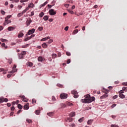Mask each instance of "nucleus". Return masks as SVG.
Wrapping results in <instances>:
<instances>
[{
  "label": "nucleus",
  "instance_id": "25",
  "mask_svg": "<svg viewBox=\"0 0 127 127\" xmlns=\"http://www.w3.org/2000/svg\"><path fill=\"white\" fill-rule=\"evenodd\" d=\"M47 3H48V2L46 1L43 4H41V7H43V6H45V5H46Z\"/></svg>",
  "mask_w": 127,
  "mask_h": 127
},
{
  "label": "nucleus",
  "instance_id": "45",
  "mask_svg": "<svg viewBox=\"0 0 127 127\" xmlns=\"http://www.w3.org/2000/svg\"><path fill=\"white\" fill-rule=\"evenodd\" d=\"M61 107L63 108H65L66 107V105L65 104H61Z\"/></svg>",
  "mask_w": 127,
  "mask_h": 127
},
{
  "label": "nucleus",
  "instance_id": "2",
  "mask_svg": "<svg viewBox=\"0 0 127 127\" xmlns=\"http://www.w3.org/2000/svg\"><path fill=\"white\" fill-rule=\"evenodd\" d=\"M60 98L62 100H64V99H67L68 98V94L65 93H62L60 95Z\"/></svg>",
  "mask_w": 127,
  "mask_h": 127
},
{
  "label": "nucleus",
  "instance_id": "8",
  "mask_svg": "<svg viewBox=\"0 0 127 127\" xmlns=\"http://www.w3.org/2000/svg\"><path fill=\"white\" fill-rule=\"evenodd\" d=\"M32 22V20L30 18L28 19L26 21V25L27 26H29L30 25V23Z\"/></svg>",
  "mask_w": 127,
  "mask_h": 127
},
{
  "label": "nucleus",
  "instance_id": "33",
  "mask_svg": "<svg viewBox=\"0 0 127 127\" xmlns=\"http://www.w3.org/2000/svg\"><path fill=\"white\" fill-rule=\"evenodd\" d=\"M16 71H17V69H12V70L10 71V73H11L12 74H13V73L16 72Z\"/></svg>",
  "mask_w": 127,
  "mask_h": 127
},
{
  "label": "nucleus",
  "instance_id": "55",
  "mask_svg": "<svg viewBox=\"0 0 127 127\" xmlns=\"http://www.w3.org/2000/svg\"><path fill=\"white\" fill-rule=\"evenodd\" d=\"M32 104H35V103H36V100L34 99H32Z\"/></svg>",
  "mask_w": 127,
  "mask_h": 127
},
{
  "label": "nucleus",
  "instance_id": "52",
  "mask_svg": "<svg viewBox=\"0 0 127 127\" xmlns=\"http://www.w3.org/2000/svg\"><path fill=\"white\" fill-rule=\"evenodd\" d=\"M26 1H28V0H21L20 1V2L22 3V2H25Z\"/></svg>",
  "mask_w": 127,
  "mask_h": 127
},
{
  "label": "nucleus",
  "instance_id": "40",
  "mask_svg": "<svg viewBox=\"0 0 127 127\" xmlns=\"http://www.w3.org/2000/svg\"><path fill=\"white\" fill-rule=\"evenodd\" d=\"M44 15V13L42 12L39 14L40 17H42Z\"/></svg>",
  "mask_w": 127,
  "mask_h": 127
},
{
  "label": "nucleus",
  "instance_id": "16",
  "mask_svg": "<svg viewBox=\"0 0 127 127\" xmlns=\"http://www.w3.org/2000/svg\"><path fill=\"white\" fill-rule=\"evenodd\" d=\"M75 115H76V114L75 113V112H71L69 114V117H71V118H73V117H75Z\"/></svg>",
  "mask_w": 127,
  "mask_h": 127
},
{
  "label": "nucleus",
  "instance_id": "21",
  "mask_svg": "<svg viewBox=\"0 0 127 127\" xmlns=\"http://www.w3.org/2000/svg\"><path fill=\"white\" fill-rule=\"evenodd\" d=\"M38 61H39L40 62H41L42 61H43V58H42V57H39L38 58Z\"/></svg>",
  "mask_w": 127,
  "mask_h": 127
},
{
  "label": "nucleus",
  "instance_id": "31",
  "mask_svg": "<svg viewBox=\"0 0 127 127\" xmlns=\"http://www.w3.org/2000/svg\"><path fill=\"white\" fill-rule=\"evenodd\" d=\"M66 105L68 106L69 107H72L73 106V104L70 103V102H66Z\"/></svg>",
  "mask_w": 127,
  "mask_h": 127
},
{
  "label": "nucleus",
  "instance_id": "19",
  "mask_svg": "<svg viewBox=\"0 0 127 127\" xmlns=\"http://www.w3.org/2000/svg\"><path fill=\"white\" fill-rule=\"evenodd\" d=\"M30 8L28 6L25 9L23 10V13H25L26 12L27 10H28Z\"/></svg>",
  "mask_w": 127,
  "mask_h": 127
},
{
  "label": "nucleus",
  "instance_id": "17",
  "mask_svg": "<svg viewBox=\"0 0 127 127\" xmlns=\"http://www.w3.org/2000/svg\"><path fill=\"white\" fill-rule=\"evenodd\" d=\"M19 59H23L24 56L22 54H18Z\"/></svg>",
  "mask_w": 127,
  "mask_h": 127
},
{
  "label": "nucleus",
  "instance_id": "46",
  "mask_svg": "<svg viewBox=\"0 0 127 127\" xmlns=\"http://www.w3.org/2000/svg\"><path fill=\"white\" fill-rule=\"evenodd\" d=\"M12 62V59H10L8 60V63L9 64H11Z\"/></svg>",
  "mask_w": 127,
  "mask_h": 127
},
{
  "label": "nucleus",
  "instance_id": "47",
  "mask_svg": "<svg viewBox=\"0 0 127 127\" xmlns=\"http://www.w3.org/2000/svg\"><path fill=\"white\" fill-rule=\"evenodd\" d=\"M53 42V40L52 39H50L48 42V44H50V43H52Z\"/></svg>",
  "mask_w": 127,
  "mask_h": 127
},
{
  "label": "nucleus",
  "instance_id": "44",
  "mask_svg": "<svg viewBox=\"0 0 127 127\" xmlns=\"http://www.w3.org/2000/svg\"><path fill=\"white\" fill-rule=\"evenodd\" d=\"M38 30H39V31H42V30H43V27H39L38 28Z\"/></svg>",
  "mask_w": 127,
  "mask_h": 127
},
{
  "label": "nucleus",
  "instance_id": "56",
  "mask_svg": "<svg viewBox=\"0 0 127 127\" xmlns=\"http://www.w3.org/2000/svg\"><path fill=\"white\" fill-rule=\"evenodd\" d=\"M69 29V27L68 26H66L64 28V30L65 31H68V29Z\"/></svg>",
  "mask_w": 127,
  "mask_h": 127
},
{
  "label": "nucleus",
  "instance_id": "20",
  "mask_svg": "<svg viewBox=\"0 0 127 127\" xmlns=\"http://www.w3.org/2000/svg\"><path fill=\"white\" fill-rule=\"evenodd\" d=\"M93 120H89L88 121L87 124H88V125H92V123H93Z\"/></svg>",
  "mask_w": 127,
  "mask_h": 127
},
{
  "label": "nucleus",
  "instance_id": "61",
  "mask_svg": "<svg viewBox=\"0 0 127 127\" xmlns=\"http://www.w3.org/2000/svg\"><path fill=\"white\" fill-rule=\"evenodd\" d=\"M122 84L123 86H127V82H123Z\"/></svg>",
  "mask_w": 127,
  "mask_h": 127
},
{
  "label": "nucleus",
  "instance_id": "24",
  "mask_svg": "<svg viewBox=\"0 0 127 127\" xmlns=\"http://www.w3.org/2000/svg\"><path fill=\"white\" fill-rule=\"evenodd\" d=\"M78 32H79V31L78 30V29L74 30L73 31V32H72V34L74 35L78 33Z\"/></svg>",
  "mask_w": 127,
  "mask_h": 127
},
{
  "label": "nucleus",
  "instance_id": "11",
  "mask_svg": "<svg viewBox=\"0 0 127 127\" xmlns=\"http://www.w3.org/2000/svg\"><path fill=\"white\" fill-rule=\"evenodd\" d=\"M14 29H15V27L11 26L8 27L7 28L8 31H12V30H14Z\"/></svg>",
  "mask_w": 127,
  "mask_h": 127
},
{
  "label": "nucleus",
  "instance_id": "54",
  "mask_svg": "<svg viewBox=\"0 0 127 127\" xmlns=\"http://www.w3.org/2000/svg\"><path fill=\"white\" fill-rule=\"evenodd\" d=\"M33 65V64H32V63H31V62H29V66L30 67H32Z\"/></svg>",
  "mask_w": 127,
  "mask_h": 127
},
{
  "label": "nucleus",
  "instance_id": "28",
  "mask_svg": "<svg viewBox=\"0 0 127 127\" xmlns=\"http://www.w3.org/2000/svg\"><path fill=\"white\" fill-rule=\"evenodd\" d=\"M1 46L2 47H4L5 49H7V46H5V44L2 43Z\"/></svg>",
  "mask_w": 127,
  "mask_h": 127
},
{
  "label": "nucleus",
  "instance_id": "4",
  "mask_svg": "<svg viewBox=\"0 0 127 127\" xmlns=\"http://www.w3.org/2000/svg\"><path fill=\"white\" fill-rule=\"evenodd\" d=\"M8 101V99L7 98H4L3 97H0V103H2L3 102H5V103H7Z\"/></svg>",
  "mask_w": 127,
  "mask_h": 127
},
{
  "label": "nucleus",
  "instance_id": "38",
  "mask_svg": "<svg viewBox=\"0 0 127 127\" xmlns=\"http://www.w3.org/2000/svg\"><path fill=\"white\" fill-rule=\"evenodd\" d=\"M21 54H22L23 56H24V55H26V51H22L21 52Z\"/></svg>",
  "mask_w": 127,
  "mask_h": 127
},
{
  "label": "nucleus",
  "instance_id": "62",
  "mask_svg": "<svg viewBox=\"0 0 127 127\" xmlns=\"http://www.w3.org/2000/svg\"><path fill=\"white\" fill-rule=\"evenodd\" d=\"M58 57H61V53H59L58 54Z\"/></svg>",
  "mask_w": 127,
  "mask_h": 127
},
{
  "label": "nucleus",
  "instance_id": "59",
  "mask_svg": "<svg viewBox=\"0 0 127 127\" xmlns=\"http://www.w3.org/2000/svg\"><path fill=\"white\" fill-rule=\"evenodd\" d=\"M52 101H53V102H54V101H55V100H56L55 97L52 96Z\"/></svg>",
  "mask_w": 127,
  "mask_h": 127
},
{
  "label": "nucleus",
  "instance_id": "30",
  "mask_svg": "<svg viewBox=\"0 0 127 127\" xmlns=\"http://www.w3.org/2000/svg\"><path fill=\"white\" fill-rule=\"evenodd\" d=\"M67 121L69 122V123H71L73 121V118H67Z\"/></svg>",
  "mask_w": 127,
  "mask_h": 127
},
{
  "label": "nucleus",
  "instance_id": "36",
  "mask_svg": "<svg viewBox=\"0 0 127 127\" xmlns=\"http://www.w3.org/2000/svg\"><path fill=\"white\" fill-rule=\"evenodd\" d=\"M34 4L32 3H30L28 6L29 7V8L33 7Z\"/></svg>",
  "mask_w": 127,
  "mask_h": 127
},
{
  "label": "nucleus",
  "instance_id": "3",
  "mask_svg": "<svg viewBox=\"0 0 127 127\" xmlns=\"http://www.w3.org/2000/svg\"><path fill=\"white\" fill-rule=\"evenodd\" d=\"M34 32H35V29L34 28L29 30L26 35H30L31 34H33Z\"/></svg>",
  "mask_w": 127,
  "mask_h": 127
},
{
  "label": "nucleus",
  "instance_id": "9",
  "mask_svg": "<svg viewBox=\"0 0 127 127\" xmlns=\"http://www.w3.org/2000/svg\"><path fill=\"white\" fill-rule=\"evenodd\" d=\"M34 36H35V35L33 34V35H31L30 37L25 38L24 39V41H28V40L31 39V38H33V37H34Z\"/></svg>",
  "mask_w": 127,
  "mask_h": 127
},
{
  "label": "nucleus",
  "instance_id": "22",
  "mask_svg": "<svg viewBox=\"0 0 127 127\" xmlns=\"http://www.w3.org/2000/svg\"><path fill=\"white\" fill-rule=\"evenodd\" d=\"M119 96L120 98H121V99H125V95L123 94H120Z\"/></svg>",
  "mask_w": 127,
  "mask_h": 127
},
{
  "label": "nucleus",
  "instance_id": "10",
  "mask_svg": "<svg viewBox=\"0 0 127 127\" xmlns=\"http://www.w3.org/2000/svg\"><path fill=\"white\" fill-rule=\"evenodd\" d=\"M29 109V103H27L24 106V110H28Z\"/></svg>",
  "mask_w": 127,
  "mask_h": 127
},
{
  "label": "nucleus",
  "instance_id": "37",
  "mask_svg": "<svg viewBox=\"0 0 127 127\" xmlns=\"http://www.w3.org/2000/svg\"><path fill=\"white\" fill-rule=\"evenodd\" d=\"M26 122H27L28 124H31V123H32V121L30 119H27Z\"/></svg>",
  "mask_w": 127,
  "mask_h": 127
},
{
  "label": "nucleus",
  "instance_id": "41",
  "mask_svg": "<svg viewBox=\"0 0 127 127\" xmlns=\"http://www.w3.org/2000/svg\"><path fill=\"white\" fill-rule=\"evenodd\" d=\"M111 127H119V126L116 125V124H112L111 125Z\"/></svg>",
  "mask_w": 127,
  "mask_h": 127
},
{
  "label": "nucleus",
  "instance_id": "1",
  "mask_svg": "<svg viewBox=\"0 0 127 127\" xmlns=\"http://www.w3.org/2000/svg\"><path fill=\"white\" fill-rule=\"evenodd\" d=\"M84 97L86 98L81 100V102L84 104H90L92 103V102H94V101H95V98L94 97H91V95H90V94L86 95Z\"/></svg>",
  "mask_w": 127,
  "mask_h": 127
},
{
  "label": "nucleus",
  "instance_id": "12",
  "mask_svg": "<svg viewBox=\"0 0 127 127\" xmlns=\"http://www.w3.org/2000/svg\"><path fill=\"white\" fill-rule=\"evenodd\" d=\"M23 35H24V34L23 33H22V32H19V33L18 34V38H20V37H23Z\"/></svg>",
  "mask_w": 127,
  "mask_h": 127
},
{
  "label": "nucleus",
  "instance_id": "43",
  "mask_svg": "<svg viewBox=\"0 0 127 127\" xmlns=\"http://www.w3.org/2000/svg\"><path fill=\"white\" fill-rule=\"evenodd\" d=\"M18 108L20 109V110H21L22 109V106L20 104H18Z\"/></svg>",
  "mask_w": 127,
  "mask_h": 127
},
{
  "label": "nucleus",
  "instance_id": "63",
  "mask_svg": "<svg viewBox=\"0 0 127 127\" xmlns=\"http://www.w3.org/2000/svg\"><path fill=\"white\" fill-rule=\"evenodd\" d=\"M119 94H124V90H121L120 92H119Z\"/></svg>",
  "mask_w": 127,
  "mask_h": 127
},
{
  "label": "nucleus",
  "instance_id": "51",
  "mask_svg": "<svg viewBox=\"0 0 127 127\" xmlns=\"http://www.w3.org/2000/svg\"><path fill=\"white\" fill-rule=\"evenodd\" d=\"M73 97H74V98H75V99H77V98H78V94H74Z\"/></svg>",
  "mask_w": 127,
  "mask_h": 127
},
{
  "label": "nucleus",
  "instance_id": "15",
  "mask_svg": "<svg viewBox=\"0 0 127 127\" xmlns=\"http://www.w3.org/2000/svg\"><path fill=\"white\" fill-rule=\"evenodd\" d=\"M48 39H50V37H47L46 38H43L41 40V41H45L46 40H48Z\"/></svg>",
  "mask_w": 127,
  "mask_h": 127
},
{
  "label": "nucleus",
  "instance_id": "29",
  "mask_svg": "<svg viewBox=\"0 0 127 127\" xmlns=\"http://www.w3.org/2000/svg\"><path fill=\"white\" fill-rule=\"evenodd\" d=\"M23 11L21 12V13H19L18 14H17V17H20V16H21L23 14Z\"/></svg>",
  "mask_w": 127,
  "mask_h": 127
},
{
  "label": "nucleus",
  "instance_id": "35",
  "mask_svg": "<svg viewBox=\"0 0 127 127\" xmlns=\"http://www.w3.org/2000/svg\"><path fill=\"white\" fill-rule=\"evenodd\" d=\"M71 94H72V95H75L76 94H78V92L75 90H73L71 91Z\"/></svg>",
  "mask_w": 127,
  "mask_h": 127
},
{
  "label": "nucleus",
  "instance_id": "49",
  "mask_svg": "<svg viewBox=\"0 0 127 127\" xmlns=\"http://www.w3.org/2000/svg\"><path fill=\"white\" fill-rule=\"evenodd\" d=\"M0 41H1L2 42H5L6 41H7V40L4 39H0Z\"/></svg>",
  "mask_w": 127,
  "mask_h": 127
},
{
  "label": "nucleus",
  "instance_id": "27",
  "mask_svg": "<svg viewBox=\"0 0 127 127\" xmlns=\"http://www.w3.org/2000/svg\"><path fill=\"white\" fill-rule=\"evenodd\" d=\"M103 92L105 93V95H107V94H109V90H108L107 89H104Z\"/></svg>",
  "mask_w": 127,
  "mask_h": 127
},
{
  "label": "nucleus",
  "instance_id": "6",
  "mask_svg": "<svg viewBox=\"0 0 127 127\" xmlns=\"http://www.w3.org/2000/svg\"><path fill=\"white\" fill-rule=\"evenodd\" d=\"M20 98H21L22 99L23 102H25L26 103L28 102V99L26 98L24 95H20Z\"/></svg>",
  "mask_w": 127,
  "mask_h": 127
},
{
  "label": "nucleus",
  "instance_id": "64",
  "mask_svg": "<svg viewBox=\"0 0 127 127\" xmlns=\"http://www.w3.org/2000/svg\"><path fill=\"white\" fill-rule=\"evenodd\" d=\"M15 108H14V107H11V111H13Z\"/></svg>",
  "mask_w": 127,
  "mask_h": 127
},
{
  "label": "nucleus",
  "instance_id": "58",
  "mask_svg": "<svg viewBox=\"0 0 127 127\" xmlns=\"http://www.w3.org/2000/svg\"><path fill=\"white\" fill-rule=\"evenodd\" d=\"M118 98V95H115L114 96H113V98L114 100H116V99H117Z\"/></svg>",
  "mask_w": 127,
  "mask_h": 127
},
{
  "label": "nucleus",
  "instance_id": "14",
  "mask_svg": "<svg viewBox=\"0 0 127 127\" xmlns=\"http://www.w3.org/2000/svg\"><path fill=\"white\" fill-rule=\"evenodd\" d=\"M109 97V95L107 94H104L103 96L100 97V98L102 99V100L104 99H106V98H108Z\"/></svg>",
  "mask_w": 127,
  "mask_h": 127
},
{
  "label": "nucleus",
  "instance_id": "60",
  "mask_svg": "<svg viewBox=\"0 0 127 127\" xmlns=\"http://www.w3.org/2000/svg\"><path fill=\"white\" fill-rule=\"evenodd\" d=\"M116 106H117V104H113L111 106V108H115V107H116Z\"/></svg>",
  "mask_w": 127,
  "mask_h": 127
},
{
  "label": "nucleus",
  "instance_id": "34",
  "mask_svg": "<svg viewBox=\"0 0 127 127\" xmlns=\"http://www.w3.org/2000/svg\"><path fill=\"white\" fill-rule=\"evenodd\" d=\"M36 115H40V110H38L36 111V113H35Z\"/></svg>",
  "mask_w": 127,
  "mask_h": 127
},
{
  "label": "nucleus",
  "instance_id": "7",
  "mask_svg": "<svg viewBox=\"0 0 127 127\" xmlns=\"http://www.w3.org/2000/svg\"><path fill=\"white\" fill-rule=\"evenodd\" d=\"M10 22H11L10 20L6 19V18H5V21L3 23L4 26H5V25H6V24H8V23H10Z\"/></svg>",
  "mask_w": 127,
  "mask_h": 127
},
{
  "label": "nucleus",
  "instance_id": "48",
  "mask_svg": "<svg viewBox=\"0 0 127 127\" xmlns=\"http://www.w3.org/2000/svg\"><path fill=\"white\" fill-rule=\"evenodd\" d=\"M57 86H58V87H59L60 88H63V85H62V84H58Z\"/></svg>",
  "mask_w": 127,
  "mask_h": 127
},
{
  "label": "nucleus",
  "instance_id": "57",
  "mask_svg": "<svg viewBox=\"0 0 127 127\" xmlns=\"http://www.w3.org/2000/svg\"><path fill=\"white\" fill-rule=\"evenodd\" d=\"M10 17H11V15H7L5 18H6V19H8V18H10Z\"/></svg>",
  "mask_w": 127,
  "mask_h": 127
},
{
  "label": "nucleus",
  "instance_id": "42",
  "mask_svg": "<svg viewBox=\"0 0 127 127\" xmlns=\"http://www.w3.org/2000/svg\"><path fill=\"white\" fill-rule=\"evenodd\" d=\"M122 90H123V91H125L126 92H127V87H123L122 88Z\"/></svg>",
  "mask_w": 127,
  "mask_h": 127
},
{
  "label": "nucleus",
  "instance_id": "53",
  "mask_svg": "<svg viewBox=\"0 0 127 127\" xmlns=\"http://www.w3.org/2000/svg\"><path fill=\"white\" fill-rule=\"evenodd\" d=\"M1 13L3 15H4L5 14V12L4 10H1Z\"/></svg>",
  "mask_w": 127,
  "mask_h": 127
},
{
  "label": "nucleus",
  "instance_id": "18",
  "mask_svg": "<svg viewBox=\"0 0 127 127\" xmlns=\"http://www.w3.org/2000/svg\"><path fill=\"white\" fill-rule=\"evenodd\" d=\"M57 57V54H53L52 55V58L53 59H55V58H56Z\"/></svg>",
  "mask_w": 127,
  "mask_h": 127
},
{
  "label": "nucleus",
  "instance_id": "13",
  "mask_svg": "<svg viewBox=\"0 0 127 127\" xmlns=\"http://www.w3.org/2000/svg\"><path fill=\"white\" fill-rule=\"evenodd\" d=\"M47 116H49V117H53L54 116V112H49L47 114Z\"/></svg>",
  "mask_w": 127,
  "mask_h": 127
},
{
  "label": "nucleus",
  "instance_id": "39",
  "mask_svg": "<svg viewBox=\"0 0 127 127\" xmlns=\"http://www.w3.org/2000/svg\"><path fill=\"white\" fill-rule=\"evenodd\" d=\"M84 121V118H81L78 120L79 123H82Z\"/></svg>",
  "mask_w": 127,
  "mask_h": 127
},
{
  "label": "nucleus",
  "instance_id": "5",
  "mask_svg": "<svg viewBox=\"0 0 127 127\" xmlns=\"http://www.w3.org/2000/svg\"><path fill=\"white\" fill-rule=\"evenodd\" d=\"M49 12L50 15H55V14H56V11H54L53 9H51L49 11Z\"/></svg>",
  "mask_w": 127,
  "mask_h": 127
},
{
  "label": "nucleus",
  "instance_id": "32",
  "mask_svg": "<svg viewBox=\"0 0 127 127\" xmlns=\"http://www.w3.org/2000/svg\"><path fill=\"white\" fill-rule=\"evenodd\" d=\"M42 47L43 48H47V44H46V43H44L42 44Z\"/></svg>",
  "mask_w": 127,
  "mask_h": 127
},
{
  "label": "nucleus",
  "instance_id": "23",
  "mask_svg": "<svg viewBox=\"0 0 127 127\" xmlns=\"http://www.w3.org/2000/svg\"><path fill=\"white\" fill-rule=\"evenodd\" d=\"M48 18H49V17H48V16L47 15L44 16L43 17V19L44 20H45V21L48 20Z\"/></svg>",
  "mask_w": 127,
  "mask_h": 127
},
{
  "label": "nucleus",
  "instance_id": "50",
  "mask_svg": "<svg viewBox=\"0 0 127 127\" xmlns=\"http://www.w3.org/2000/svg\"><path fill=\"white\" fill-rule=\"evenodd\" d=\"M66 55L67 56H71V53L69 52H67L66 53Z\"/></svg>",
  "mask_w": 127,
  "mask_h": 127
},
{
  "label": "nucleus",
  "instance_id": "26",
  "mask_svg": "<svg viewBox=\"0 0 127 127\" xmlns=\"http://www.w3.org/2000/svg\"><path fill=\"white\" fill-rule=\"evenodd\" d=\"M29 46V44L24 45L22 46V48H27Z\"/></svg>",
  "mask_w": 127,
  "mask_h": 127
}]
</instances>
